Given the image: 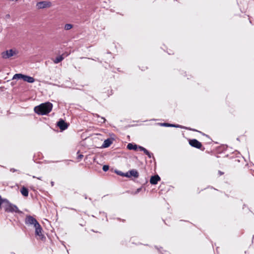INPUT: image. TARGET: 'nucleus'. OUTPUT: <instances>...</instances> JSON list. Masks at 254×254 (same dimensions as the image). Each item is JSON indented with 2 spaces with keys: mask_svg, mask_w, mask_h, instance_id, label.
Instances as JSON below:
<instances>
[{
  "mask_svg": "<svg viewBox=\"0 0 254 254\" xmlns=\"http://www.w3.org/2000/svg\"><path fill=\"white\" fill-rule=\"evenodd\" d=\"M53 104L49 102H45L35 107L34 112L39 115H45L49 114L52 110Z\"/></svg>",
  "mask_w": 254,
  "mask_h": 254,
  "instance_id": "f257e3e1",
  "label": "nucleus"
},
{
  "mask_svg": "<svg viewBox=\"0 0 254 254\" xmlns=\"http://www.w3.org/2000/svg\"><path fill=\"white\" fill-rule=\"evenodd\" d=\"M6 204L4 206V210L6 212H16L19 214H22V212L19 210L17 206L6 200Z\"/></svg>",
  "mask_w": 254,
  "mask_h": 254,
  "instance_id": "f03ea898",
  "label": "nucleus"
},
{
  "mask_svg": "<svg viewBox=\"0 0 254 254\" xmlns=\"http://www.w3.org/2000/svg\"><path fill=\"white\" fill-rule=\"evenodd\" d=\"M34 227L35 228V233L36 236H39V238L41 240H44L46 239V237L42 233V228L40 224L38 223L37 224H36V225H35Z\"/></svg>",
  "mask_w": 254,
  "mask_h": 254,
  "instance_id": "7ed1b4c3",
  "label": "nucleus"
},
{
  "mask_svg": "<svg viewBox=\"0 0 254 254\" xmlns=\"http://www.w3.org/2000/svg\"><path fill=\"white\" fill-rule=\"evenodd\" d=\"M38 223V222L33 217L30 215L26 216L25 219V223L26 225H33L34 226L35 225H36Z\"/></svg>",
  "mask_w": 254,
  "mask_h": 254,
  "instance_id": "20e7f679",
  "label": "nucleus"
},
{
  "mask_svg": "<svg viewBox=\"0 0 254 254\" xmlns=\"http://www.w3.org/2000/svg\"><path fill=\"white\" fill-rule=\"evenodd\" d=\"M52 3L50 1H42L37 3L36 6L38 9H43L49 7L51 6Z\"/></svg>",
  "mask_w": 254,
  "mask_h": 254,
  "instance_id": "39448f33",
  "label": "nucleus"
},
{
  "mask_svg": "<svg viewBox=\"0 0 254 254\" xmlns=\"http://www.w3.org/2000/svg\"><path fill=\"white\" fill-rule=\"evenodd\" d=\"M57 126L60 128L61 130H64L67 128L69 124L66 123L64 120L61 119L57 122Z\"/></svg>",
  "mask_w": 254,
  "mask_h": 254,
  "instance_id": "423d86ee",
  "label": "nucleus"
},
{
  "mask_svg": "<svg viewBox=\"0 0 254 254\" xmlns=\"http://www.w3.org/2000/svg\"><path fill=\"white\" fill-rule=\"evenodd\" d=\"M16 54V53L15 51H13L12 49H10L2 52V57L4 59H8Z\"/></svg>",
  "mask_w": 254,
  "mask_h": 254,
  "instance_id": "0eeeda50",
  "label": "nucleus"
},
{
  "mask_svg": "<svg viewBox=\"0 0 254 254\" xmlns=\"http://www.w3.org/2000/svg\"><path fill=\"white\" fill-rule=\"evenodd\" d=\"M189 144L192 147L197 149H200L202 147L201 143L196 139H190L189 140Z\"/></svg>",
  "mask_w": 254,
  "mask_h": 254,
  "instance_id": "6e6552de",
  "label": "nucleus"
},
{
  "mask_svg": "<svg viewBox=\"0 0 254 254\" xmlns=\"http://www.w3.org/2000/svg\"><path fill=\"white\" fill-rule=\"evenodd\" d=\"M133 176L135 178H138L139 176L138 172L135 169H132L126 173L125 177L129 178Z\"/></svg>",
  "mask_w": 254,
  "mask_h": 254,
  "instance_id": "1a4fd4ad",
  "label": "nucleus"
},
{
  "mask_svg": "<svg viewBox=\"0 0 254 254\" xmlns=\"http://www.w3.org/2000/svg\"><path fill=\"white\" fill-rule=\"evenodd\" d=\"M160 180L161 179L159 175H155L151 176L150 179V183L152 185H156Z\"/></svg>",
  "mask_w": 254,
  "mask_h": 254,
  "instance_id": "9d476101",
  "label": "nucleus"
},
{
  "mask_svg": "<svg viewBox=\"0 0 254 254\" xmlns=\"http://www.w3.org/2000/svg\"><path fill=\"white\" fill-rule=\"evenodd\" d=\"M67 54H62V55L59 56V57H57L54 61V63L55 64H58L59 63H60L61 62H62L65 57L67 56Z\"/></svg>",
  "mask_w": 254,
  "mask_h": 254,
  "instance_id": "9b49d317",
  "label": "nucleus"
},
{
  "mask_svg": "<svg viewBox=\"0 0 254 254\" xmlns=\"http://www.w3.org/2000/svg\"><path fill=\"white\" fill-rule=\"evenodd\" d=\"M22 79L24 81H26L30 83H33L35 81V79L33 77H31V76H30L28 75H24V74H23Z\"/></svg>",
  "mask_w": 254,
  "mask_h": 254,
  "instance_id": "f8f14e48",
  "label": "nucleus"
},
{
  "mask_svg": "<svg viewBox=\"0 0 254 254\" xmlns=\"http://www.w3.org/2000/svg\"><path fill=\"white\" fill-rule=\"evenodd\" d=\"M113 143V140L111 138H107L105 139L102 145L103 148H107L109 147L111 144Z\"/></svg>",
  "mask_w": 254,
  "mask_h": 254,
  "instance_id": "ddd939ff",
  "label": "nucleus"
},
{
  "mask_svg": "<svg viewBox=\"0 0 254 254\" xmlns=\"http://www.w3.org/2000/svg\"><path fill=\"white\" fill-rule=\"evenodd\" d=\"M138 146H137L136 144H133L131 143H129L127 146V148L128 150H136L138 148Z\"/></svg>",
  "mask_w": 254,
  "mask_h": 254,
  "instance_id": "4468645a",
  "label": "nucleus"
},
{
  "mask_svg": "<svg viewBox=\"0 0 254 254\" xmlns=\"http://www.w3.org/2000/svg\"><path fill=\"white\" fill-rule=\"evenodd\" d=\"M173 127H176V128H186V129H188L189 130L197 131V130L195 129H192V128H191L190 127H183V126H182L181 125H179L173 124Z\"/></svg>",
  "mask_w": 254,
  "mask_h": 254,
  "instance_id": "2eb2a0df",
  "label": "nucleus"
},
{
  "mask_svg": "<svg viewBox=\"0 0 254 254\" xmlns=\"http://www.w3.org/2000/svg\"><path fill=\"white\" fill-rule=\"evenodd\" d=\"M20 192L24 196H27L28 195V190L25 187H23L21 190Z\"/></svg>",
  "mask_w": 254,
  "mask_h": 254,
  "instance_id": "dca6fc26",
  "label": "nucleus"
},
{
  "mask_svg": "<svg viewBox=\"0 0 254 254\" xmlns=\"http://www.w3.org/2000/svg\"><path fill=\"white\" fill-rule=\"evenodd\" d=\"M23 74L21 73L15 74L13 77V79H23Z\"/></svg>",
  "mask_w": 254,
  "mask_h": 254,
  "instance_id": "f3484780",
  "label": "nucleus"
},
{
  "mask_svg": "<svg viewBox=\"0 0 254 254\" xmlns=\"http://www.w3.org/2000/svg\"><path fill=\"white\" fill-rule=\"evenodd\" d=\"M161 126L166 127H173V124L164 123H160L159 124Z\"/></svg>",
  "mask_w": 254,
  "mask_h": 254,
  "instance_id": "a211bd4d",
  "label": "nucleus"
},
{
  "mask_svg": "<svg viewBox=\"0 0 254 254\" xmlns=\"http://www.w3.org/2000/svg\"><path fill=\"white\" fill-rule=\"evenodd\" d=\"M73 27V25L71 24H66L64 25V29L66 30H68L71 29Z\"/></svg>",
  "mask_w": 254,
  "mask_h": 254,
  "instance_id": "6ab92c4d",
  "label": "nucleus"
},
{
  "mask_svg": "<svg viewBox=\"0 0 254 254\" xmlns=\"http://www.w3.org/2000/svg\"><path fill=\"white\" fill-rule=\"evenodd\" d=\"M115 172L117 174H118L121 176L125 177L126 173H123L120 171H116Z\"/></svg>",
  "mask_w": 254,
  "mask_h": 254,
  "instance_id": "aec40b11",
  "label": "nucleus"
},
{
  "mask_svg": "<svg viewBox=\"0 0 254 254\" xmlns=\"http://www.w3.org/2000/svg\"><path fill=\"white\" fill-rule=\"evenodd\" d=\"M103 170L104 171V172H107V171L109 170V166L107 165H105L103 166Z\"/></svg>",
  "mask_w": 254,
  "mask_h": 254,
  "instance_id": "412c9836",
  "label": "nucleus"
},
{
  "mask_svg": "<svg viewBox=\"0 0 254 254\" xmlns=\"http://www.w3.org/2000/svg\"><path fill=\"white\" fill-rule=\"evenodd\" d=\"M155 248L158 250V251L161 253L162 254H169V252H168V251H165L164 252H165V254L164 253H162L161 251V249H162V248L161 247H160V248H158L157 247H155Z\"/></svg>",
  "mask_w": 254,
  "mask_h": 254,
  "instance_id": "4be33fe9",
  "label": "nucleus"
},
{
  "mask_svg": "<svg viewBox=\"0 0 254 254\" xmlns=\"http://www.w3.org/2000/svg\"><path fill=\"white\" fill-rule=\"evenodd\" d=\"M106 121V120L105 118L101 117L100 118V120H99L98 122L101 123H105Z\"/></svg>",
  "mask_w": 254,
  "mask_h": 254,
  "instance_id": "5701e85b",
  "label": "nucleus"
},
{
  "mask_svg": "<svg viewBox=\"0 0 254 254\" xmlns=\"http://www.w3.org/2000/svg\"><path fill=\"white\" fill-rule=\"evenodd\" d=\"M146 155H147V156L149 158H153L154 159H155V158L153 156V154L152 153H151V152H149Z\"/></svg>",
  "mask_w": 254,
  "mask_h": 254,
  "instance_id": "b1692460",
  "label": "nucleus"
},
{
  "mask_svg": "<svg viewBox=\"0 0 254 254\" xmlns=\"http://www.w3.org/2000/svg\"><path fill=\"white\" fill-rule=\"evenodd\" d=\"M138 148L139 149L140 151H145V150H146V148H145L144 147L141 146H138Z\"/></svg>",
  "mask_w": 254,
  "mask_h": 254,
  "instance_id": "393cba45",
  "label": "nucleus"
},
{
  "mask_svg": "<svg viewBox=\"0 0 254 254\" xmlns=\"http://www.w3.org/2000/svg\"><path fill=\"white\" fill-rule=\"evenodd\" d=\"M83 157V155L82 154H79L77 156V159L78 160V161H80L82 159Z\"/></svg>",
  "mask_w": 254,
  "mask_h": 254,
  "instance_id": "a878e982",
  "label": "nucleus"
},
{
  "mask_svg": "<svg viewBox=\"0 0 254 254\" xmlns=\"http://www.w3.org/2000/svg\"><path fill=\"white\" fill-rule=\"evenodd\" d=\"M10 171L11 172L14 173V172L18 171V170H16V169H14V168H11L10 169Z\"/></svg>",
  "mask_w": 254,
  "mask_h": 254,
  "instance_id": "bb28decb",
  "label": "nucleus"
},
{
  "mask_svg": "<svg viewBox=\"0 0 254 254\" xmlns=\"http://www.w3.org/2000/svg\"><path fill=\"white\" fill-rule=\"evenodd\" d=\"M141 190V188L137 189L135 192V194H137V193H139Z\"/></svg>",
  "mask_w": 254,
  "mask_h": 254,
  "instance_id": "cd10ccee",
  "label": "nucleus"
},
{
  "mask_svg": "<svg viewBox=\"0 0 254 254\" xmlns=\"http://www.w3.org/2000/svg\"><path fill=\"white\" fill-rule=\"evenodd\" d=\"M94 116L95 117H97V118H100L101 117L99 115H98V114H94Z\"/></svg>",
  "mask_w": 254,
  "mask_h": 254,
  "instance_id": "c85d7f7f",
  "label": "nucleus"
},
{
  "mask_svg": "<svg viewBox=\"0 0 254 254\" xmlns=\"http://www.w3.org/2000/svg\"><path fill=\"white\" fill-rule=\"evenodd\" d=\"M146 155H147L149 152V151L148 150H147L146 149V150H145V151L143 152Z\"/></svg>",
  "mask_w": 254,
  "mask_h": 254,
  "instance_id": "c756f323",
  "label": "nucleus"
},
{
  "mask_svg": "<svg viewBox=\"0 0 254 254\" xmlns=\"http://www.w3.org/2000/svg\"><path fill=\"white\" fill-rule=\"evenodd\" d=\"M218 173L220 175H223L224 174L223 172H221L220 171H219Z\"/></svg>",
  "mask_w": 254,
  "mask_h": 254,
  "instance_id": "7c9ffc66",
  "label": "nucleus"
},
{
  "mask_svg": "<svg viewBox=\"0 0 254 254\" xmlns=\"http://www.w3.org/2000/svg\"><path fill=\"white\" fill-rule=\"evenodd\" d=\"M69 209H70V210H75V211H76V210L75 209H74L73 208H68Z\"/></svg>",
  "mask_w": 254,
  "mask_h": 254,
  "instance_id": "2f4dec72",
  "label": "nucleus"
},
{
  "mask_svg": "<svg viewBox=\"0 0 254 254\" xmlns=\"http://www.w3.org/2000/svg\"><path fill=\"white\" fill-rule=\"evenodd\" d=\"M69 209H70V210H75V211H76V210L75 209H74L73 208H68Z\"/></svg>",
  "mask_w": 254,
  "mask_h": 254,
  "instance_id": "473e14b6",
  "label": "nucleus"
},
{
  "mask_svg": "<svg viewBox=\"0 0 254 254\" xmlns=\"http://www.w3.org/2000/svg\"><path fill=\"white\" fill-rule=\"evenodd\" d=\"M51 184L52 186H53L54 185V182H53V181H52V182H51Z\"/></svg>",
  "mask_w": 254,
  "mask_h": 254,
  "instance_id": "72a5a7b5",
  "label": "nucleus"
},
{
  "mask_svg": "<svg viewBox=\"0 0 254 254\" xmlns=\"http://www.w3.org/2000/svg\"><path fill=\"white\" fill-rule=\"evenodd\" d=\"M9 17H10V15L9 14H7L6 15V17H7V18H9Z\"/></svg>",
  "mask_w": 254,
  "mask_h": 254,
  "instance_id": "f704fd0d",
  "label": "nucleus"
},
{
  "mask_svg": "<svg viewBox=\"0 0 254 254\" xmlns=\"http://www.w3.org/2000/svg\"><path fill=\"white\" fill-rule=\"evenodd\" d=\"M37 178L38 179H39V180H40L42 179V177H38V178Z\"/></svg>",
  "mask_w": 254,
  "mask_h": 254,
  "instance_id": "c9c22d12",
  "label": "nucleus"
},
{
  "mask_svg": "<svg viewBox=\"0 0 254 254\" xmlns=\"http://www.w3.org/2000/svg\"><path fill=\"white\" fill-rule=\"evenodd\" d=\"M84 197L85 199L87 198V195L86 194L84 195Z\"/></svg>",
  "mask_w": 254,
  "mask_h": 254,
  "instance_id": "e433bc0d",
  "label": "nucleus"
},
{
  "mask_svg": "<svg viewBox=\"0 0 254 254\" xmlns=\"http://www.w3.org/2000/svg\"><path fill=\"white\" fill-rule=\"evenodd\" d=\"M250 22L251 23H252V21H251V20L250 19Z\"/></svg>",
  "mask_w": 254,
  "mask_h": 254,
  "instance_id": "4c0bfd02",
  "label": "nucleus"
}]
</instances>
